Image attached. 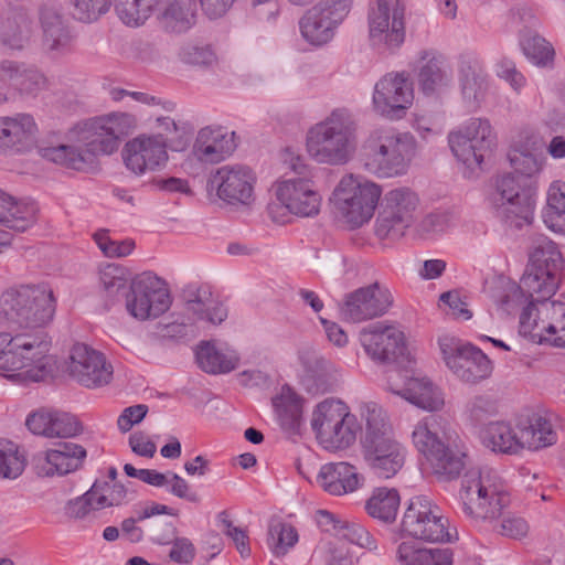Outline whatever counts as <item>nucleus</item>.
<instances>
[{
	"label": "nucleus",
	"mask_w": 565,
	"mask_h": 565,
	"mask_svg": "<svg viewBox=\"0 0 565 565\" xmlns=\"http://www.w3.org/2000/svg\"><path fill=\"white\" fill-rule=\"evenodd\" d=\"M56 308L53 290L44 284L21 285L7 290L0 300V315L8 328L32 329L13 337L0 334L7 345L0 352V370L20 383L52 377L56 361L49 354L51 340L42 329L52 321Z\"/></svg>",
	"instance_id": "obj_1"
},
{
	"label": "nucleus",
	"mask_w": 565,
	"mask_h": 565,
	"mask_svg": "<svg viewBox=\"0 0 565 565\" xmlns=\"http://www.w3.org/2000/svg\"><path fill=\"white\" fill-rule=\"evenodd\" d=\"M135 126L136 118L128 113L92 118L75 127L76 145L40 146L39 153L43 159L67 169L88 171L96 166L98 156L117 151L120 139Z\"/></svg>",
	"instance_id": "obj_2"
},
{
	"label": "nucleus",
	"mask_w": 565,
	"mask_h": 565,
	"mask_svg": "<svg viewBox=\"0 0 565 565\" xmlns=\"http://www.w3.org/2000/svg\"><path fill=\"white\" fill-rule=\"evenodd\" d=\"M459 500L467 516L489 522L502 536L521 540L529 533L527 521L507 511L510 493L492 469L468 470L461 481Z\"/></svg>",
	"instance_id": "obj_3"
},
{
	"label": "nucleus",
	"mask_w": 565,
	"mask_h": 565,
	"mask_svg": "<svg viewBox=\"0 0 565 565\" xmlns=\"http://www.w3.org/2000/svg\"><path fill=\"white\" fill-rule=\"evenodd\" d=\"M358 124L348 108L333 109L307 134L308 153L318 163L345 164L356 148Z\"/></svg>",
	"instance_id": "obj_4"
},
{
	"label": "nucleus",
	"mask_w": 565,
	"mask_h": 565,
	"mask_svg": "<svg viewBox=\"0 0 565 565\" xmlns=\"http://www.w3.org/2000/svg\"><path fill=\"white\" fill-rule=\"evenodd\" d=\"M416 138L394 128L373 130L364 141V168L377 178L405 175L416 156Z\"/></svg>",
	"instance_id": "obj_5"
},
{
	"label": "nucleus",
	"mask_w": 565,
	"mask_h": 565,
	"mask_svg": "<svg viewBox=\"0 0 565 565\" xmlns=\"http://www.w3.org/2000/svg\"><path fill=\"white\" fill-rule=\"evenodd\" d=\"M289 167L294 174L284 177L274 185L279 205L275 203L268 205L271 218L278 221L276 210L279 207L299 217L318 215L322 198L316 189L311 169L299 156L290 158Z\"/></svg>",
	"instance_id": "obj_6"
},
{
	"label": "nucleus",
	"mask_w": 565,
	"mask_h": 565,
	"mask_svg": "<svg viewBox=\"0 0 565 565\" xmlns=\"http://www.w3.org/2000/svg\"><path fill=\"white\" fill-rule=\"evenodd\" d=\"M535 198L536 188L532 181L505 173L497 178L490 200L498 218L509 227L522 228L532 223Z\"/></svg>",
	"instance_id": "obj_7"
},
{
	"label": "nucleus",
	"mask_w": 565,
	"mask_h": 565,
	"mask_svg": "<svg viewBox=\"0 0 565 565\" xmlns=\"http://www.w3.org/2000/svg\"><path fill=\"white\" fill-rule=\"evenodd\" d=\"M381 194L375 182L347 174L335 186L331 201L345 223L359 227L372 218Z\"/></svg>",
	"instance_id": "obj_8"
},
{
	"label": "nucleus",
	"mask_w": 565,
	"mask_h": 565,
	"mask_svg": "<svg viewBox=\"0 0 565 565\" xmlns=\"http://www.w3.org/2000/svg\"><path fill=\"white\" fill-rule=\"evenodd\" d=\"M562 268L557 245L545 236L536 238L522 276L524 288L532 296L536 294V300L550 299L559 286Z\"/></svg>",
	"instance_id": "obj_9"
},
{
	"label": "nucleus",
	"mask_w": 565,
	"mask_h": 565,
	"mask_svg": "<svg viewBox=\"0 0 565 565\" xmlns=\"http://www.w3.org/2000/svg\"><path fill=\"white\" fill-rule=\"evenodd\" d=\"M405 0H374L369 6L367 25L371 46L382 53H394L404 43Z\"/></svg>",
	"instance_id": "obj_10"
},
{
	"label": "nucleus",
	"mask_w": 565,
	"mask_h": 565,
	"mask_svg": "<svg viewBox=\"0 0 565 565\" xmlns=\"http://www.w3.org/2000/svg\"><path fill=\"white\" fill-rule=\"evenodd\" d=\"M448 519L425 495L409 500L404 512L401 531L404 535L425 542H451Z\"/></svg>",
	"instance_id": "obj_11"
},
{
	"label": "nucleus",
	"mask_w": 565,
	"mask_h": 565,
	"mask_svg": "<svg viewBox=\"0 0 565 565\" xmlns=\"http://www.w3.org/2000/svg\"><path fill=\"white\" fill-rule=\"evenodd\" d=\"M495 139L487 118H470L448 136L452 153L469 168L481 166L495 147Z\"/></svg>",
	"instance_id": "obj_12"
},
{
	"label": "nucleus",
	"mask_w": 565,
	"mask_h": 565,
	"mask_svg": "<svg viewBox=\"0 0 565 565\" xmlns=\"http://www.w3.org/2000/svg\"><path fill=\"white\" fill-rule=\"evenodd\" d=\"M172 303L166 282L151 273H143L130 281L126 309L138 320L156 319Z\"/></svg>",
	"instance_id": "obj_13"
},
{
	"label": "nucleus",
	"mask_w": 565,
	"mask_h": 565,
	"mask_svg": "<svg viewBox=\"0 0 565 565\" xmlns=\"http://www.w3.org/2000/svg\"><path fill=\"white\" fill-rule=\"evenodd\" d=\"M352 0H321L299 21L302 38L312 45H323L349 14Z\"/></svg>",
	"instance_id": "obj_14"
},
{
	"label": "nucleus",
	"mask_w": 565,
	"mask_h": 565,
	"mask_svg": "<svg viewBox=\"0 0 565 565\" xmlns=\"http://www.w3.org/2000/svg\"><path fill=\"white\" fill-rule=\"evenodd\" d=\"M360 342L374 361L398 364L409 362L404 332L393 324H370L360 332Z\"/></svg>",
	"instance_id": "obj_15"
},
{
	"label": "nucleus",
	"mask_w": 565,
	"mask_h": 565,
	"mask_svg": "<svg viewBox=\"0 0 565 565\" xmlns=\"http://www.w3.org/2000/svg\"><path fill=\"white\" fill-rule=\"evenodd\" d=\"M417 203V195L408 188H398L387 192L376 220V236L380 239H396L403 236L404 230L412 222Z\"/></svg>",
	"instance_id": "obj_16"
},
{
	"label": "nucleus",
	"mask_w": 565,
	"mask_h": 565,
	"mask_svg": "<svg viewBox=\"0 0 565 565\" xmlns=\"http://www.w3.org/2000/svg\"><path fill=\"white\" fill-rule=\"evenodd\" d=\"M413 99V84L404 73L386 74L375 84L373 105L383 117L402 118L412 106Z\"/></svg>",
	"instance_id": "obj_17"
},
{
	"label": "nucleus",
	"mask_w": 565,
	"mask_h": 565,
	"mask_svg": "<svg viewBox=\"0 0 565 565\" xmlns=\"http://www.w3.org/2000/svg\"><path fill=\"white\" fill-rule=\"evenodd\" d=\"M446 365L462 382L476 384L488 379L493 370L490 359L471 344L440 343Z\"/></svg>",
	"instance_id": "obj_18"
},
{
	"label": "nucleus",
	"mask_w": 565,
	"mask_h": 565,
	"mask_svg": "<svg viewBox=\"0 0 565 565\" xmlns=\"http://www.w3.org/2000/svg\"><path fill=\"white\" fill-rule=\"evenodd\" d=\"M256 177L245 166H223L209 179L211 189H216L217 196L228 204H249L253 200Z\"/></svg>",
	"instance_id": "obj_19"
},
{
	"label": "nucleus",
	"mask_w": 565,
	"mask_h": 565,
	"mask_svg": "<svg viewBox=\"0 0 565 565\" xmlns=\"http://www.w3.org/2000/svg\"><path fill=\"white\" fill-rule=\"evenodd\" d=\"M392 305L391 291L374 282L348 295L341 315L348 321L361 322L385 315Z\"/></svg>",
	"instance_id": "obj_20"
},
{
	"label": "nucleus",
	"mask_w": 565,
	"mask_h": 565,
	"mask_svg": "<svg viewBox=\"0 0 565 565\" xmlns=\"http://www.w3.org/2000/svg\"><path fill=\"white\" fill-rule=\"evenodd\" d=\"M70 374L85 387L108 384L113 377V366L103 353L84 343H76L70 355Z\"/></svg>",
	"instance_id": "obj_21"
},
{
	"label": "nucleus",
	"mask_w": 565,
	"mask_h": 565,
	"mask_svg": "<svg viewBox=\"0 0 565 565\" xmlns=\"http://www.w3.org/2000/svg\"><path fill=\"white\" fill-rule=\"evenodd\" d=\"M86 455V449L78 444L57 441L52 448L38 452L33 460L39 476H65L79 469Z\"/></svg>",
	"instance_id": "obj_22"
},
{
	"label": "nucleus",
	"mask_w": 565,
	"mask_h": 565,
	"mask_svg": "<svg viewBox=\"0 0 565 565\" xmlns=\"http://www.w3.org/2000/svg\"><path fill=\"white\" fill-rule=\"evenodd\" d=\"M167 142L161 134L157 136H139L128 141L122 151L124 162L137 175L147 170H154L168 160Z\"/></svg>",
	"instance_id": "obj_23"
},
{
	"label": "nucleus",
	"mask_w": 565,
	"mask_h": 565,
	"mask_svg": "<svg viewBox=\"0 0 565 565\" xmlns=\"http://www.w3.org/2000/svg\"><path fill=\"white\" fill-rule=\"evenodd\" d=\"M361 446L366 465L379 478L394 477L405 463L406 450L394 435Z\"/></svg>",
	"instance_id": "obj_24"
},
{
	"label": "nucleus",
	"mask_w": 565,
	"mask_h": 565,
	"mask_svg": "<svg viewBox=\"0 0 565 565\" xmlns=\"http://www.w3.org/2000/svg\"><path fill=\"white\" fill-rule=\"evenodd\" d=\"M458 82L466 107L479 109L489 90L488 75L481 61L472 54H461L458 60Z\"/></svg>",
	"instance_id": "obj_25"
},
{
	"label": "nucleus",
	"mask_w": 565,
	"mask_h": 565,
	"mask_svg": "<svg viewBox=\"0 0 565 565\" xmlns=\"http://www.w3.org/2000/svg\"><path fill=\"white\" fill-rule=\"evenodd\" d=\"M417 82L426 96L439 95L451 86L452 72L444 54L434 49L418 52Z\"/></svg>",
	"instance_id": "obj_26"
},
{
	"label": "nucleus",
	"mask_w": 565,
	"mask_h": 565,
	"mask_svg": "<svg viewBox=\"0 0 565 565\" xmlns=\"http://www.w3.org/2000/svg\"><path fill=\"white\" fill-rule=\"evenodd\" d=\"M38 127L29 114L0 117V152L22 153L35 143Z\"/></svg>",
	"instance_id": "obj_27"
},
{
	"label": "nucleus",
	"mask_w": 565,
	"mask_h": 565,
	"mask_svg": "<svg viewBox=\"0 0 565 565\" xmlns=\"http://www.w3.org/2000/svg\"><path fill=\"white\" fill-rule=\"evenodd\" d=\"M185 309L195 321L220 324L227 318V308L213 297L207 286L189 285L182 291Z\"/></svg>",
	"instance_id": "obj_28"
},
{
	"label": "nucleus",
	"mask_w": 565,
	"mask_h": 565,
	"mask_svg": "<svg viewBox=\"0 0 565 565\" xmlns=\"http://www.w3.org/2000/svg\"><path fill=\"white\" fill-rule=\"evenodd\" d=\"M235 132H228L222 127L202 128L195 139L193 152L203 162L217 163L236 149Z\"/></svg>",
	"instance_id": "obj_29"
},
{
	"label": "nucleus",
	"mask_w": 565,
	"mask_h": 565,
	"mask_svg": "<svg viewBox=\"0 0 565 565\" xmlns=\"http://www.w3.org/2000/svg\"><path fill=\"white\" fill-rule=\"evenodd\" d=\"M43 47L52 53H64L72 42V34L61 8L44 4L39 13Z\"/></svg>",
	"instance_id": "obj_30"
},
{
	"label": "nucleus",
	"mask_w": 565,
	"mask_h": 565,
	"mask_svg": "<svg viewBox=\"0 0 565 565\" xmlns=\"http://www.w3.org/2000/svg\"><path fill=\"white\" fill-rule=\"evenodd\" d=\"M482 440L494 452L515 455L526 448L523 427H512L507 422L489 423L483 430Z\"/></svg>",
	"instance_id": "obj_31"
},
{
	"label": "nucleus",
	"mask_w": 565,
	"mask_h": 565,
	"mask_svg": "<svg viewBox=\"0 0 565 565\" xmlns=\"http://www.w3.org/2000/svg\"><path fill=\"white\" fill-rule=\"evenodd\" d=\"M491 298L495 302L498 310L503 315L511 316L519 311L531 301H536V294L532 296L521 281L518 285L509 278H498L491 287Z\"/></svg>",
	"instance_id": "obj_32"
},
{
	"label": "nucleus",
	"mask_w": 565,
	"mask_h": 565,
	"mask_svg": "<svg viewBox=\"0 0 565 565\" xmlns=\"http://www.w3.org/2000/svg\"><path fill=\"white\" fill-rule=\"evenodd\" d=\"M317 481L324 491L333 495L353 492L359 486L355 468L348 462L323 465Z\"/></svg>",
	"instance_id": "obj_33"
},
{
	"label": "nucleus",
	"mask_w": 565,
	"mask_h": 565,
	"mask_svg": "<svg viewBox=\"0 0 565 565\" xmlns=\"http://www.w3.org/2000/svg\"><path fill=\"white\" fill-rule=\"evenodd\" d=\"M396 558L401 565H451L452 552L450 548H426L407 539L398 544Z\"/></svg>",
	"instance_id": "obj_34"
},
{
	"label": "nucleus",
	"mask_w": 565,
	"mask_h": 565,
	"mask_svg": "<svg viewBox=\"0 0 565 565\" xmlns=\"http://www.w3.org/2000/svg\"><path fill=\"white\" fill-rule=\"evenodd\" d=\"M34 203L18 201L0 189V224L17 232H24L36 221Z\"/></svg>",
	"instance_id": "obj_35"
},
{
	"label": "nucleus",
	"mask_w": 565,
	"mask_h": 565,
	"mask_svg": "<svg viewBox=\"0 0 565 565\" xmlns=\"http://www.w3.org/2000/svg\"><path fill=\"white\" fill-rule=\"evenodd\" d=\"M359 413L364 420V431L361 444L377 440L394 435L387 413L373 401H363L359 404Z\"/></svg>",
	"instance_id": "obj_36"
},
{
	"label": "nucleus",
	"mask_w": 565,
	"mask_h": 565,
	"mask_svg": "<svg viewBox=\"0 0 565 565\" xmlns=\"http://www.w3.org/2000/svg\"><path fill=\"white\" fill-rule=\"evenodd\" d=\"M302 402L290 386L285 385L281 392L273 399V405L281 428L289 433H297L302 424Z\"/></svg>",
	"instance_id": "obj_37"
},
{
	"label": "nucleus",
	"mask_w": 565,
	"mask_h": 565,
	"mask_svg": "<svg viewBox=\"0 0 565 565\" xmlns=\"http://www.w3.org/2000/svg\"><path fill=\"white\" fill-rule=\"evenodd\" d=\"M199 367L210 374L230 373L238 364V356L233 351L224 352L213 343L202 341L195 351Z\"/></svg>",
	"instance_id": "obj_38"
},
{
	"label": "nucleus",
	"mask_w": 565,
	"mask_h": 565,
	"mask_svg": "<svg viewBox=\"0 0 565 565\" xmlns=\"http://www.w3.org/2000/svg\"><path fill=\"white\" fill-rule=\"evenodd\" d=\"M395 393L417 407L429 412L438 411L444 405L441 393L427 379H409L406 386Z\"/></svg>",
	"instance_id": "obj_39"
},
{
	"label": "nucleus",
	"mask_w": 565,
	"mask_h": 565,
	"mask_svg": "<svg viewBox=\"0 0 565 565\" xmlns=\"http://www.w3.org/2000/svg\"><path fill=\"white\" fill-rule=\"evenodd\" d=\"M340 381V370L331 361L320 356L315 360V367L303 379V386L308 393L319 395L335 391Z\"/></svg>",
	"instance_id": "obj_40"
},
{
	"label": "nucleus",
	"mask_w": 565,
	"mask_h": 565,
	"mask_svg": "<svg viewBox=\"0 0 565 565\" xmlns=\"http://www.w3.org/2000/svg\"><path fill=\"white\" fill-rule=\"evenodd\" d=\"M550 299L536 300L540 305V313H544L542 330L548 334L543 339L551 341L555 347H565V303L561 301H548Z\"/></svg>",
	"instance_id": "obj_41"
},
{
	"label": "nucleus",
	"mask_w": 565,
	"mask_h": 565,
	"mask_svg": "<svg viewBox=\"0 0 565 565\" xmlns=\"http://www.w3.org/2000/svg\"><path fill=\"white\" fill-rule=\"evenodd\" d=\"M401 499L397 490L377 488L365 503V510L370 516L383 523L395 521Z\"/></svg>",
	"instance_id": "obj_42"
},
{
	"label": "nucleus",
	"mask_w": 565,
	"mask_h": 565,
	"mask_svg": "<svg viewBox=\"0 0 565 565\" xmlns=\"http://www.w3.org/2000/svg\"><path fill=\"white\" fill-rule=\"evenodd\" d=\"M317 438L319 444L327 450L344 449L351 446L356 438L358 424L353 414L349 413L347 417H341L339 423L332 425Z\"/></svg>",
	"instance_id": "obj_43"
},
{
	"label": "nucleus",
	"mask_w": 565,
	"mask_h": 565,
	"mask_svg": "<svg viewBox=\"0 0 565 565\" xmlns=\"http://www.w3.org/2000/svg\"><path fill=\"white\" fill-rule=\"evenodd\" d=\"M191 0H171L159 15L161 25L170 32L182 33L194 24Z\"/></svg>",
	"instance_id": "obj_44"
},
{
	"label": "nucleus",
	"mask_w": 565,
	"mask_h": 565,
	"mask_svg": "<svg viewBox=\"0 0 565 565\" xmlns=\"http://www.w3.org/2000/svg\"><path fill=\"white\" fill-rule=\"evenodd\" d=\"M350 413L349 407L344 402L338 398H326L320 402L313 409L310 425L312 430L318 438L321 433H324L327 429L335 423L341 420V417H347Z\"/></svg>",
	"instance_id": "obj_45"
},
{
	"label": "nucleus",
	"mask_w": 565,
	"mask_h": 565,
	"mask_svg": "<svg viewBox=\"0 0 565 565\" xmlns=\"http://www.w3.org/2000/svg\"><path fill=\"white\" fill-rule=\"evenodd\" d=\"M526 448L539 449L554 445L557 441V434L547 416L534 414L527 426H522Z\"/></svg>",
	"instance_id": "obj_46"
},
{
	"label": "nucleus",
	"mask_w": 565,
	"mask_h": 565,
	"mask_svg": "<svg viewBox=\"0 0 565 565\" xmlns=\"http://www.w3.org/2000/svg\"><path fill=\"white\" fill-rule=\"evenodd\" d=\"M542 217L551 231L565 235V191L556 183L551 184L547 191Z\"/></svg>",
	"instance_id": "obj_47"
},
{
	"label": "nucleus",
	"mask_w": 565,
	"mask_h": 565,
	"mask_svg": "<svg viewBox=\"0 0 565 565\" xmlns=\"http://www.w3.org/2000/svg\"><path fill=\"white\" fill-rule=\"evenodd\" d=\"M32 35V22L23 13L8 18L0 26L2 42L13 50L23 49Z\"/></svg>",
	"instance_id": "obj_48"
},
{
	"label": "nucleus",
	"mask_w": 565,
	"mask_h": 565,
	"mask_svg": "<svg viewBox=\"0 0 565 565\" xmlns=\"http://www.w3.org/2000/svg\"><path fill=\"white\" fill-rule=\"evenodd\" d=\"M510 166L522 181H532L545 163V158L526 147H513L508 153Z\"/></svg>",
	"instance_id": "obj_49"
},
{
	"label": "nucleus",
	"mask_w": 565,
	"mask_h": 565,
	"mask_svg": "<svg viewBox=\"0 0 565 565\" xmlns=\"http://www.w3.org/2000/svg\"><path fill=\"white\" fill-rule=\"evenodd\" d=\"M162 0H118L115 6L118 18L128 26L142 25Z\"/></svg>",
	"instance_id": "obj_50"
},
{
	"label": "nucleus",
	"mask_w": 565,
	"mask_h": 565,
	"mask_svg": "<svg viewBox=\"0 0 565 565\" xmlns=\"http://www.w3.org/2000/svg\"><path fill=\"white\" fill-rule=\"evenodd\" d=\"M465 452L458 449H451L444 445L427 460L431 463L436 475L441 477L444 480H451L459 477L462 471L465 467Z\"/></svg>",
	"instance_id": "obj_51"
},
{
	"label": "nucleus",
	"mask_w": 565,
	"mask_h": 565,
	"mask_svg": "<svg viewBox=\"0 0 565 565\" xmlns=\"http://www.w3.org/2000/svg\"><path fill=\"white\" fill-rule=\"evenodd\" d=\"M99 280L111 305L122 297L127 299L130 282L125 268L117 265H108L100 270Z\"/></svg>",
	"instance_id": "obj_52"
},
{
	"label": "nucleus",
	"mask_w": 565,
	"mask_h": 565,
	"mask_svg": "<svg viewBox=\"0 0 565 565\" xmlns=\"http://www.w3.org/2000/svg\"><path fill=\"white\" fill-rule=\"evenodd\" d=\"M298 542L297 530L287 523L275 522L269 525L268 544L276 556H284Z\"/></svg>",
	"instance_id": "obj_53"
},
{
	"label": "nucleus",
	"mask_w": 565,
	"mask_h": 565,
	"mask_svg": "<svg viewBox=\"0 0 565 565\" xmlns=\"http://www.w3.org/2000/svg\"><path fill=\"white\" fill-rule=\"evenodd\" d=\"M157 124L163 141L172 151H183L188 147L191 131L185 125L180 126L170 117H158Z\"/></svg>",
	"instance_id": "obj_54"
},
{
	"label": "nucleus",
	"mask_w": 565,
	"mask_h": 565,
	"mask_svg": "<svg viewBox=\"0 0 565 565\" xmlns=\"http://www.w3.org/2000/svg\"><path fill=\"white\" fill-rule=\"evenodd\" d=\"M524 55L536 65H546L553 60L552 45L539 34L526 33L520 39Z\"/></svg>",
	"instance_id": "obj_55"
},
{
	"label": "nucleus",
	"mask_w": 565,
	"mask_h": 565,
	"mask_svg": "<svg viewBox=\"0 0 565 565\" xmlns=\"http://www.w3.org/2000/svg\"><path fill=\"white\" fill-rule=\"evenodd\" d=\"M92 487L97 489L94 492L96 508L99 510L121 505L128 494V489L122 483H110L106 480H95Z\"/></svg>",
	"instance_id": "obj_56"
},
{
	"label": "nucleus",
	"mask_w": 565,
	"mask_h": 565,
	"mask_svg": "<svg viewBox=\"0 0 565 565\" xmlns=\"http://www.w3.org/2000/svg\"><path fill=\"white\" fill-rule=\"evenodd\" d=\"M412 439L416 449L427 459L445 445L437 434L431 430V424L428 418L415 426Z\"/></svg>",
	"instance_id": "obj_57"
},
{
	"label": "nucleus",
	"mask_w": 565,
	"mask_h": 565,
	"mask_svg": "<svg viewBox=\"0 0 565 565\" xmlns=\"http://www.w3.org/2000/svg\"><path fill=\"white\" fill-rule=\"evenodd\" d=\"M71 3L75 20L92 23L109 11L113 0H71Z\"/></svg>",
	"instance_id": "obj_58"
},
{
	"label": "nucleus",
	"mask_w": 565,
	"mask_h": 565,
	"mask_svg": "<svg viewBox=\"0 0 565 565\" xmlns=\"http://www.w3.org/2000/svg\"><path fill=\"white\" fill-rule=\"evenodd\" d=\"M24 470V461L17 446L10 441H0V477L15 479Z\"/></svg>",
	"instance_id": "obj_59"
},
{
	"label": "nucleus",
	"mask_w": 565,
	"mask_h": 565,
	"mask_svg": "<svg viewBox=\"0 0 565 565\" xmlns=\"http://www.w3.org/2000/svg\"><path fill=\"white\" fill-rule=\"evenodd\" d=\"M83 431L81 422L72 414L54 412L50 438H71Z\"/></svg>",
	"instance_id": "obj_60"
},
{
	"label": "nucleus",
	"mask_w": 565,
	"mask_h": 565,
	"mask_svg": "<svg viewBox=\"0 0 565 565\" xmlns=\"http://www.w3.org/2000/svg\"><path fill=\"white\" fill-rule=\"evenodd\" d=\"M469 419L479 425L497 414V402L489 395L473 396L466 406Z\"/></svg>",
	"instance_id": "obj_61"
},
{
	"label": "nucleus",
	"mask_w": 565,
	"mask_h": 565,
	"mask_svg": "<svg viewBox=\"0 0 565 565\" xmlns=\"http://www.w3.org/2000/svg\"><path fill=\"white\" fill-rule=\"evenodd\" d=\"M537 301H531L520 312V330L524 334L531 337H540L542 339V320H545L544 313H540V306L536 307Z\"/></svg>",
	"instance_id": "obj_62"
},
{
	"label": "nucleus",
	"mask_w": 565,
	"mask_h": 565,
	"mask_svg": "<svg viewBox=\"0 0 565 565\" xmlns=\"http://www.w3.org/2000/svg\"><path fill=\"white\" fill-rule=\"evenodd\" d=\"M45 84V76L38 68L25 64L15 90L21 95L35 96Z\"/></svg>",
	"instance_id": "obj_63"
},
{
	"label": "nucleus",
	"mask_w": 565,
	"mask_h": 565,
	"mask_svg": "<svg viewBox=\"0 0 565 565\" xmlns=\"http://www.w3.org/2000/svg\"><path fill=\"white\" fill-rule=\"evenodd\" d=\"M218 520L224 525V532L230 536L242 557H248L250 555L249 541L246 532L237 526H234L232 521L227 519L226 511H222L217 515Z\"/></svg>",
	"instance_id": "obj_64"
}]
</instances>
